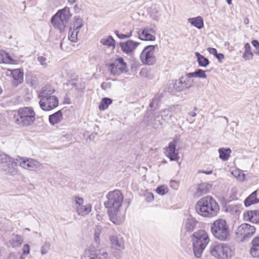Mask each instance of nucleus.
<instances>
[{"label": "nucleus", "mask_w": 259, "mask_h": 259, "mask_svg": "<svg viewBox=\"0 0 259 259\" xmlns=\"http://www.w3.org/2000/svg\"><path fill=\"white\" fill-rule=\"evenodd\" d=\"M107 201L104 205L108 209V213L111 221L115 225L121 224L124 219V213L120 211L123 196L119 190L110 191L107 194Z\"/></svg>", "instance_id": "f257e3e1"}, {"label": "nucleus", "mask_w": 259, "mask_h": 259, "mask_svg": "<svg viewBox=\"0 0 259 259\" xmlns=\"http://www.w3.org/2000/svg\"><path fill=\"white\" fill-rule=\"evenodd\" d=\"M103 228L101 226H96L94 229V237L95 243L91 244L87 249L82 255L81 259H108V254L104 249L98 248L100 243V235Z\"/></svg>", "instance_id": "f03ea898"}, {"label": "nucleus", "mask_w": 259, "mask_h": 259, "mask_svg": "<svg viewBox=\"0 0 259 259\" xmlns=\"http://www.w3.org/2000/svg\"><path fill=\"white\" fill-rule=\"evenodd\" d=\"M195 209L199 214L209 218L217 215L220 210L215 200L210 196L201 198L197 202Z\"/></svg>", "instance_id": "7ed1b4c3"}, {"label": "nucleus", "mask_w": 259, "mask_h": 259, "mask_svg": "<svg viewBox=\"0 0 259 259\" xmlns=\"http://www.w3.org/2000/svg\"><path fill=\"white\" fill-rule=\"evenodd\" d=\"M55 90L50 86H45L41 89L38 94L40 99L39 104L40 107L44 111H50L58 106L59 100L57 97L53 95Z\"/></svg>", "instance_id": "20e7f679"}, {"label": "nucleus", "mask_w": 259, "mask_h": 259, "mask_svg": "<svg viewBox=\"0 0 259 259\" xmlns=\"http://www.w3.org/2000/svg\"><path fill=\"white\" fill-rule=\"evenodd\" d=\"M14 120L21 127L30 125L35 120V113L30 107L21 108L14 115Z\"/></svg>", "instance_id": "39448f33"}, {"label": "nucleus", "mask_w": 259, "mask_h": 259, "mask_svg": "<svg viewBox=\"0 0 259 259\" xmlns=\"http://www.w3.org/2000/svg\"><path fill=\"white\" fill-rule=\"evenodd\" d=\"M193 251L196 257L199 258L209 242L207 233L204 230H199L193 234Z\"/></svg>", "instance_id": "423d86ee"}, {"label": "nucleus", "mask_w": 259, "mask_h": 259, "mask_svg": "<svg viewBox=\"0 0 259 259\" xmlns=\"http://www.w3.org/2000/svg\"><path fill=\"white\" fill-rule=\"evenodd\" d=\"M211 232L213 236L221 241H226L230 237L229 226L224 219H218L211 226Z\"/></svg>", "instance_id": "0eeeda50"}, {"label": "nucleus", "mask_w": 259, "mask_h": 259, "mask_svg": "<svg viewBox=\"0 0 259 259\" xmlns=\"http://www.w3.org/2000/svg\"><path fill=\"white\" fill-rule=\"evenodd\" d=\"M210 252L212 256L218 259H229L234 254V251L231 246L225 243L211 245Z\"/></svg>", "instance_id": "6e6552de"}, {"label": "nucleus", "mask_w": 259, "mask_h": 259, "mask_svg": "<svg viewBox=\"0 0 259 259\" xmlns=\"http://www.w3.org/2000/svg\"><path fill=\"white\" fill-rule=\"evenodd\" d=\"M1 169L7 174L14 176L18 172L16 158L14 159L0 151Z\"/></svg>", "instance_id": "1a4fd4ad"}, {"label": "nucleus", "mask_w": 259, "mask_h": 259, "mask_svg": "<svg viewBox=\"0 0 259 259\" xmlns=\"http://www.w3.org/2000/svg\"><path fill=\"white\" fill-rule=\"evenodd\" d=\"M16 161L20 166L31 171H38L44 168V165L41 163L31 158L18 156L16 158Z\"/></svg>", "instance_id": "9d476101"}, {"label": "nucleus", "mask_w": 259, "mask_h": 259, "mask_svg": "<svg viewBox=\"0 0 259 259\" xmlns=\"http://www.w3.org/2000/svg\"><path fill=\"white\" fill-rule=\"evenodd\" d=\"M157 45H149L146 47L140 55V59L145 64L151 65L156 61L155 56V50Z\"/></svg>", "instance_id": "9b49d317"}, {"label": "nucleus", "mask_w": 259, "mask_h": 259, "mask_svg": "<svg viewBox=\"0 0 259 259\" xmlns=\"http://www.w3.org/2000/svg\"><path fill=\"white\" fill-rule=\"evenodd\" d=\"M255 232V227L246 223L241 224L235 231L237 237L242 241L250 238Z\"/></svg>", "instance_id": "f8f14e48"}, {"label": "nucleus", "mask_w": 259, "mask_h": 259, "mask_svg": "<svg viewBox=\"0 0 259 259\" xmlns=\"http://www.w3.org/2000/svg\"><path fill=\"white\" fill-rule=\"evenodd\" d=\"M108 70L113 75H119L127 72L126 64L122 58H118L110 64L108 67Z\"/></svg>", "instance_id": "ddd939ff"}, {"label": "nucleus", "mask_w": 259, "mask_h": 259, "mask_svg": "<svg viewBox=\"0 0 259 259\" xmlns=\"http://www.w3.org/2000/svg\"><path fill=\"white\" fill-rule=\"evenodd\" d=\"M74 207L77 213L81 216L88 214L92 209L91 204L90 203L84 204L83 199L78 196L75 197Z\"/></svg>", "instance_id": "4468645a"}, {"label": "nucleus", "mask_w": 259, "mask_h": 259, "mask_svg": "<svg viewBox=\"0 0 259 259\" xmlns=\"http://www.w3.org/2000/svg\"><path fill=\"white\" fill-rule=\"evenodd\" d=\"M191 78L187 76V73L185 76L181 77L179 81H176L174 83V89L176 91L179 92L190 88L193 84V80L191 79Z\"/></svg>", "instance_id": "2eb2a0df"}, {"label": "nucleus", "mask_w": 259, "mask_h": 259, "mask_svg": "<svg viewBox=\"0 0 259 259\" xmlns=\"http://www.w3.org/2000/svg\"><path fill=\"white\" fill-rule=\"evenodd\" d=\"M177 143L178 140L174 139L164 149V154L170 161H177L179 159V150L176 148Z\"/></svg>", "instance_id": "dca6fc26"}, {"label": "nucleus", "mask_w": 259, "mask_h": 259, "mask_svg": "<svg viewBox=\"0 0 259 259\" xmlns=\"http://www.w3.org/2000/svg\"><path fill=\"white\" fill-rule=\"evenodd\" d=\"M111 247L113 249L121 250L124 248L123 238L119 235H113L110 237Z\"/></svg>", "instance_id": "f3484780"}, {"label": "nucleus", "mask_w": 259, "mask_h": 259, "mask_svg": "<svg viewBox=\"0 0 259 259\" xmlns=\"http://www.w3.org/2000/svg\"><path fill=\"white\" fill-rule=\"evenodd\" d=\"M69 17H52L51 23L53 26L59 29L60 32L64 30Z\"/></svg>", "instance_id": "a211bd4d"}, {"label": "nucleus", "mask_w": 259, "mask_h": 259, "mask_svg": "<svg viewBox=\"0 0 259 259\" xmlns=\"http://www.w3.org/2000/svg\"><path fill=\"white\" fill-rule=\"evenodd\" d=\"M139 45L138 42L132 40H127L125 42L120 44L121 50L127 54H131Z\"/></svg>", "instance_id": "6ab92c4d"}, {"label": "nucleus", "mask_w": 259, "mask_h": 259, "mask_svg": "<svg viewBox=\"0 0 259 259\" xmlns=\"http://www.w3.org/2000/svg\"><path fill=\"white\" fill-rule=\"evenodd\" d=\"M244 220L253 223H259V210H254L246 211L243 215Z\"/></svg>", "instance_id": "aec40b11"}, {"label": "nucleus", "mask_w": 259, "mask_h": 259, "mask_svg": "<svg viewBox=\"0 0 259 259\" xmlns=\"http://www.w3.org/2000/svg\"><path fill=\"white\" fill-rule=\"evenodd\" d=\"M163 118L159 113H155L154 117L151 119L150 124L152 128L159 130L162 128Z\"/></svg>", "instance_id": "412c9836"}, {"label": "nucleus", "mask_w": 259, "mask_h": 259, "mask_svg": "<svg viewBox=\"0 0 259 259\" xmlns=\"http://www.w3.org/2000/svg\"><path fill=\"white\" fill-rule=\"evenodd\" d=\"M197 221L192 217L189 216L184 221V226L185 229L187 232H192L195 228Z\"/></svg>", "instance_id": "4be33fe9"}, {"label": "nucleus", "mask_w": 259, "mask_h": 259, "mask_svg": "<svg viewBox=\"0 0 259 259\" xmlns=\"http://www.w3.org/2000/svg\"><path fill=\"white\" fill-rule=\"evenodd\" d=\"M252 246L250 253L253 257H259V236L256 237L251 241Z\"/></svg>", "instance_id": "5701e85b"}, {"label": "nucleus", "mask_w": 259, "mask_h": 259, "mask_svg": "<svg viewBox=\"0 0 259 259\" xmlns=\"http://www.w3.org/2000/svg\"><path fill=\"white\" fill-rule=\"evenodd\" d=\"M138 35L139 38L143 40L153 41L155 40V36L144 28L139 30Z\"/></svg>", "instance_id": "b1692460"}, {"label": "nucleus", "mask_w": 259, "mask_h": 259, "mask_svg": "<svg viewBox=\"0 0 259 259\" xmlns=\"http://www.w3.org/2000/svg\"><path fill=\"white\" fill-rule=\"evenodd\" d=\"M8 72H10V74L12 75L14 79L18 84L22 83L23 81V73L20 69H8L7 73H8Z\"/></svg>", "instance_id": "393cba45"}, {"label": "nucleus", "mask_w": 259, "mask_h": 259, "mask_svg": "<svg viewBox=\"0 0 259 259\" xmlns=\"http://www.w3.org/2000/svg\"><path fill=\"white\" fill-rule=\"evenodd\" d=\"M242 209L241 204L228 205L226 206V211L235 215L236 217L239 215Z\"/></svg>", "instance_id": "a878e982"}, {"label": "nucleus", "mask_w": 259, "mask_h": 259, "mask_svg": "<svg viewBox=\"0 0 259 259\" xmlns=\"http://www.w3.org/2000/svg\"><path fill=\"white\" fill-rule=\"evenodd\" d=\"M259 202V199L257 198V191L252 192L244 200V203L246 207L250 206L252 204Z\"/></svg>", "instance_id": "bb28decb"}, {"label": "nucleus", "mask_w": 259, "mask_h": 259, "mask_svg": "<svg viewBox=\"0 0 259 259\" xmlns=\"http://www.w3.org/2000/svg\"><path fill=\"white\" fill-rule=\"evenodd\" d=\"M63 118L62 113L61 110H59L55 113L50 115L49 117V120L50 123L54 125L60 122Z\"/></svg>", "instance_id": "cd10ccee"}, {"label": "nucleus", "mask_w": 259, "mask_h": 259, "mask_svg": "<svg viewBox=\"0 0 259 259\" xmlns=\"http://www.w3.org/2000/svg\"><path fill=\"white\" fill-rule=\"evenodd\" d=\"M15 62L9 54L3 50H0V63L13 64Z\"/></svg>", "instance_id": "c85d7f7f"}, {"label": "nucleus", "mask_w": 259, "mask_h": 259, "mask_svg": "<svg viewBox=\"0 0 259 259\" xmlns=\"http://www.w3.org/2000/svg\"><path fill=\"white\" fill-rule=\"evenodd\" d=\"M211 188V185L208 183H201L198 185L196 193L199 195H202L209 192Z\"/></svg>", "instance_id": "c756f323"}, {"label": "nucleus", "mask_w": 259, "mask_h": 259, "mask_svg": "<svg viewBox=\"0 0 259 259\" xmlns=\"http://www.w3.org/2000/svg\"><path fill=\"white\" fill-rule=\"evenodd\" d=\"M188 22L198 29H201L203 27V20L202 17L190 18L188 19Z\"/></svg>", "instance_id": "7c9ffc66"}, {"label": "nucleus", "mask_w": 259, "mask_h": 259, "mask_svg": "<svg viewBox=\"0 0 259 259\" xmlns=\"http://www.w3.org/2000/svg\"><path fill=\"white\" fill-rule=\"evenodd\" d=\"M161 97L160 95H156L150 103L148 109L153 111L158 108L159 106V101Z\"/></svg>", "instance_id": "2f4dec72"}, {"label": "nucleus", "mask_w": 259, "mask_h": 259, "mask_svg": "<svg viewBox=\"0 0 259 259\" xmlns=\"http://www.w3.org/2000/svg\"><path fill=\"white\" fill-rule=\"evenodd\" d=\"M220 158L224 161L227 160L230 156L231 150L230 148H221L219 149Z\"/></svg>", "instance_id": "473e14b6"}, {"label": "nucleus", "mask_w": 259, "mask_h": 259, "mask_svg": "<svg viewBox=\"0 0 259 259\" xmlns=\"http://www.w3.org/2000/svg\"><path fill=\"white\" fill-rule=\"evenodd\" d=\"M198 64L201 67H206L209 63V60L198 52H195Z\"/></svg>", "instance_id": "72a5a7b5"}, {"label": "nucleus", "mask_w": 259, "mask_h": 259, "mask_svg": "<svg viewBox=\"0 0 259 259\" xmlns=\"http://www.w3.org/2000/svg\"><path fill=\"white\" fill-rule=\"evenodd\" d=\"M187 76L189 77H199L202 78H206L207 75L205 74V71L199 69L194 72L188 73Z\"/></svg>", "instance_id": "f704fd0d"}, {"label": "nucleus", "mask_w": 259, "mask_h": 259, "mask_svg": "<svg viewBox=\"0 0 259 259\" xmlns=\"http://www.w3.org/2000/svg\"><path fill=\"white\" fill-rule=\"evenodd\" d=\"M22 238L18 235H13L10 241V243L13 247L20 246L22 242Z\"/></svg>", "instance_id": "c9c22d12"}, {"label": "nucleus", "mask_w": 259, "mask_h": 259, "mask_svg": "<svg viewBox=\"0 0 259 259\" xmlns=\"http://www.w3.org/2000/svg\"><path fill=\"white\" fill-rule=\"evenodd\" d=\"M112 100L108 98H104L101 101L99 108L100 110H104L112 103Z\"/></svg>", "instance_id": "e433bc0d"}, {"label": "nucleus", "mask_w": 259, "mask_h": 259, "mask_svg": "<svg viewBox=\"0 0 259 259\" xmlns=\"http://www.w3.org/2000/svg\"><path fill=\"white\" fill-rule=\"evenodd\" d=\"M232 175L235 178H236L240 181H243L245 175L239 169H234L231 171Z\"/></svg>", "instance_id": "4c0bfd02"}, {"label": "nucleus", "mask_w": 259, "mask_h": 259, "mask_svg": "<svg viewBox=\"0 0 259 259\" xmlns=\"http://www.w3.org/2000/svg\"><path fill=\"white\" fill-rule=\"evenodd\" d=\"M83 25V22L82 20L80 18H77L75 19L70 28L79 32V29Z\"/></svg>", "instance_id": "58836bf2"}, {"label": "nucleus", "mask_w": 259, "mask_h": 259, "mask_svg": "<svg viewBox=\"0 0 259 259\" xmlns=\"http://www.w3.org/2000/svg\"><path fill=\"white\" fill-rule=\"evenodd\" d=\"M253 56V53L250 50V46L248 43H246L245 45V51L243 55V58L246 60H249L252 58Z\"/></svg>", "instance_id": "ea45409f"}, {"label": "nucleus", "mask_w": 259, "mask_h": 259, "mask_svg": "<svg viewBox=\"0 0 259 259\" xmlns=\"http://www.w3.org/2000/svg\"><path fill=\"white\" fill-rule=\"evenodd\" d=\"M100 42L102 45L108 47H115V40L111 36H108L106 38H102Z\"/></svg>", "instance_id": "a19ab883"}, {"label": "nucleus", "mask_w": 259, "mask_h": 259, "mask_svg": "<svg viewBox=\"0 0 259 259\" xmlns=\"http://www.w3.org/2000/svg\"><path fill=\"white\" fill-rule=\"evenodd\" d=\"M78 32V31L70 28L69 30L68 38L72 42H76Z\"/></svg>", "instance_id": "79ce46f5"}, {"label": "nucleus", "mask_w": 259, "mask_h": 259, "mask_svg": "<svg viewBox=\"0 0 259 259\" xmlns=\"http://www.w3.org/2000/svg\"><path fill=\"white\" fill-rule=\"evenodd\" d=\"M70 15L69 8L66 7L59 10L53 16H69Z\"/></svg>", "instance_id": "37998d69"}, {"label": "nucleus", "mask_w": 259, "mask_h": 259, "mask_svg": "<svg viewBox=\"0 0 259 259\" xmlns=\"http://www.w3.org/2000/svg\"><path fill=\"white\" fill-rule=\"evenodd\" d=\"M159 114L163 118V120L169 119L171 117V114L167 108L161 110Z\"/></svg>", "instance_id": "c03bdc74"}, {"label": "nucleus", "mask_w": 259, "mask_h": 259, "mask_svg": "<svg viewBox=\"0 0 259 259\" xmlns=\"http://www.w3.org/2000/svg\"><path fill=\"white\" fill-rule=\"evenodd\" d=\"M156 191L158 194L164 195L168 192V189L166 186L161 185L157 188Z\"/></svg>", "instance_id": "a18cd8bd"}, {"label": "nucleus", "mask_w": 259, "mask_h": 259, "mask_svg": "<svg viewBox=\"0 0 259 259\" xmlns=\"http://www.w3.org/2000/svg\"><path fill=\"white\" fill-rule=\"evenodd\" d=\"M51 248V243L49 242H45L41 248V254L45 255L47 254L50 250Z\"/></svg>", "instance_id": "49530a36"}, {"label": "nucleus", "mask_w": 259, "mask_h": 259, "mask_svg": "<svg viewBox=\"0 0 259 259\" xmlns=\"http://www.w3.org/2000/svg\"><path fill=\"white\" fill-rule=\"evenodd\" d=\"M167 109L170 113L172 112L178 113L181 111V108L179 105L170 106L167 108Z\"/></svg>", "instance_id": "de8ad7c7"}, {"label": "nucleus", "mask_w": 259, "mask_h": 259, "mask_svg": "<svg viewBox=\"0 0 259 259\" xmlns=\"http://www.w3.org/2000/svg\"><path fill=\"white\" fill-rule=\"evenodd\" d=\"M115 32L117 36L120 39H125L129 38L132 36V31H130L129 33L126 34L120 33L117 30H116Z\"/></svg>", "instance_id": "09e8293b"}, {"label": "nucleus", "mask_w": 259, "mask_h": 259, "mask_svg": "<svg viewBox=\"0 0 259 259\" xmlns=\"http://www.w3.org/2000/svg\"><path fill=\"white\" fill-rule=\"evenodd\" d=\"M37 61L39 62L40 64L44 67H47L48 64L47 62V59L43 56H39L37 57Z\"/></svg>", "instance_id": "8fccbe9b"}, {"label": "nucleus", "mask_w": 259, "mask_h": 259, "mask_svg": "<svg viewBox=\"0 0 259 259\" xmlns=\"http://www.w3.org/2000/svg\"><path fill=\"white\" fill-rule=\"evenodd\" d=\"M150 33H155L156 32V26L154 24H151L144 28Z\"/></svg>", "instance_id": "3c124183"}, {"label": "nucleus", "mask_w": 259, "mask_h": 259, "mask_svg": "<svg viewBox=\"0 0 259 259\" xmlns=\"http://www.w3.org/2000/svg\"><path fill=\"white\" fill-rule=\"evenodd\" d=\"M30 252V247L28 244H25L23 246V253L24 254H29Z\"/></svg>", "instance_id": "603ef678"}, {"label": "nucleus", "mask_w": 259, "mask_h": 259, "mask_svg": "<svg viewBox=\"0 0 259 259\" xmlns=\"http://www.w3.org/2000/svg\"><path fill=\"white\" fill-rule=\"evenodd\" d=\"M170 186L174 189H177L179 186V184L175 181H171L170 182Z\"/></svg>", "instance_id": "864d4df0"}, {"label": "nucleus", "mask_w": 259, "mask_h": 259, "mask_svg": "<svg viewBox=\"0 0 259 259\" xmlns=\"http://www.w3.org/2000/svg\"><path fill=\"white\" fill-rule=\"evenodd\" d=\"M215 57L217 58V59L219 61H221V60L222 59H224V54H222V53H217V54L215 55Z\"/></svg>", "instance_id": "5fc2aeb1"}, {"label": "nucleus", "mask_w": 259, "mask_h": 259, "mask_svg": "<svg viewBox=\"0 0 259 259\" xmlns=\"http://www.w3.org/2000/svg\"><path fill=\"white\" fill-rule=\"evenodd\" d=\"M207 51H208V52L211 54H213L214 55V56L217 54V51L214 48H207Z\"/></svg>", "instance_id": "6e6d98bb"}, {"label": "nucleus", "mask_w": 259, "mask_h": 259, "mask_svg": "<svg viewBox=\"0 0 259 259\" xmlns=\"http://www.w3.org/2000/svg\"><path fill=\"white\" fill-rule=\"evenodd\" d=\"M198 173H204L206 175H210L212 173V170H199L198 171Z\"/></svg>", "instance_id": "4d7b16f0"}, {"label": "nucleus", "mask_w": 259, "mask_h": 259, "mask_svg": "<svg viewBox=\"0 0 259 259\" xmlns=\"http://www.w3.org/2000/svg\"><path fill=\"white\" fill-rule=\"evenodd\" d=\"M252 45L256 48L259 49V42L256 40H253L252 41Z\"/></svg>", "instance_id": "13d9d810"}, {"label": "nucleus", "mask_w": 259, "mask_h": 259, "mask_svg": "<svg viewBox=\"0 0 259 259\" xmlns=\"http://www.w3.org/2000/svg\"><path fill=\"white\" fill-rule=\"evenodd\" d=\"M74 9L76 13H78L80 11V9H81L80 7L79 6L77 5H75L74 6Z\"/></svg>", "instance_id": "bf43d9fd"}, {"label": "nucleus", "mask_w": 259, "mask_h": 259, "mask_svg": "<svg viewBox=\"0 0 259 259\" xmlns=\"http://www.w3.org/2000/svg\"><path fill=\"white\" fill-rule=\"evenodd\" d=\"M189 114L192 117H195L196 115V113L195 111H193L189 113Z\"/></svg>", "instance_id": "052dcab7"}, {"label": "nucleus", "mask_w": 259, "mask_h": 259, "mask_svg": "<svg viewBox=\"0 0 259 259\" xmlns=\"http://www.w3.org/2000/svg\"><path fill=\"white\" fill-rule=\"evenodd\" d=\"M244 22L245 24H248L249 23V20L247 18H245L244 20Z\"/></svg>", "instance_id": "680f3d73"}, {"label": "nucleus", "mask_w": 259, "mask_h": 259, "mask_svg": "<svg viewBox=\"0 0 259 259\" xmlns=\"http://www.w3.org/2000/svg\"><path fill=\"white\" fill-rule=\"evenodd\" d=\"M75 1L76 0H68V2L71 4H74L75 2Z\"/></svg>", "instance_id": "e2e57ef3"}, {"label": "nucleus", "mask_w": 259, "mask_h": 259, "mask_svg": "<svg viewBox=\"0 0 259 259\" xmlns=\"http://www.w3.org/2000/svg\"><path fill=\"white\" fill-rule=\"evenodd\" d=\"M232 0H227L228 5H230L232 4Z\"/></svg>", "instance_id": "0e129e2a"}, {"label": "nucleus", "mask_w": 259, "mask_h": 259, "mask_svg": "<svg viewBox=\"0 0 259 259\" xmlns=\"http://www.w3.org/2000/svg\"><path fill=\"white\" fill-rule=\"evenodd\" d=\"M2 92V90L1 87H0V94H1Z\"/></svg>", "instance_id": "69168bd1"}, {"label": "nucleus", "mask_w": 259, "mask_h": 259, "mask_svg": "<svg viewBox=\"0 0 259 259\" xmlns=\"http://www.w3.org/2000/svg\"><path fill=\"white\" fill-rule=\"evenodd\" d=\"M20 259H24V258L22 256H21Z\"/></svg>", "instance_id": "338daca9"}, {"label": "nucleus", "mask_w": 259, "mask_h": 259, "mask_svg": "<svg viewBox=\"0 0 259 259\" xmlns=\"http://www.w3.org/2000/svg\"><path fill=\"white\" fill-rule=\"evenodd\" d=\"M256 54L259 56V51H258Z\"/></svg>", "instance_id": "774afa93"}]
</instances>
